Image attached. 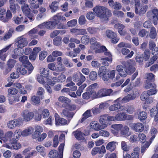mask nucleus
<instances>
[{"instance_id": "obj_63", "label": "nucleus", "mask_w": 158, "mask_h": 158, "mask_svg": "<svg viewBox=\"0 0 158 158\" xmlns=\"http://www.w3.org/2000/svg\"><path fill=\"white\" fill-rule=\"evenodd\" d=\"M158 90L156 88V86L155 88H153L152 89H151L148 90L147 92V94L148 96L153 95L155 94L157 92Z\"/></svg>"}, {"instance_id": "obj_27", "label": "nucleus", "mask_w": 158, "mask_h": 158, "mask_svg": "<svg viewBox=\"0 0 158 158\" xmlns=\"http://www.w3.org/2000/svg\"><path fill=\"white\" fill-rule=\"evenodd\" d=\"M20 17L15 16L13 18V21L14 23L17 24H20L21 23H26L27 22V19L25 18L24 19L23 17L21 16V15H19Z\"/></svg>"}, {"instance_id": "obj_31", "label": "nucleus", "mask_w": 158, "mask_h": 158, "mask_svg": "<svg viewBox=\"0 0 158 158\" xmlns=\"http://www.w3.org/2000/svg\"><path fill=\"white\" fill-rule=\"evenodd\" d=\"M90 127L96 131H100L102 129L100 125L96 121L91 122L90 124Z\"/></svg>"}, {"instance_id": "obj_15", "label": "nucleus", "mask_w": 158, "mask_h": 158, "mask_svg": "<svg viewBox=\"0 0 158 158\" xmlns=\"http://www.w3.org/2000/svg\"><path fill=\"white\" fill-rule=\"evenodd\" d=\"M11 44L6 45L4 48L0 50V59L4 61L7 56L5 52L8 51L12 46Z\"/></svg>"}, {"instance_id": "obj_32", "label": "nucleus", "mask_w": 158, "mask_h": 158, "mask_svg": "<svg viewBox=\"0 0 158 158\" xmlns=\"http://www.w3.org/2000/svg\"><path fill=\"white\" fill-rule=\"evenodd\" d=\"M92 116L91 110H86L82 115V117L79 120V122L83 123L88 118Z\"/></svg>"}, {"instance_id": "obj_56", "label": "nucleus", "mask_w": 158, "mask_h": 158, "mask_svg": "<svg viewBox=\"0 0 158 158\" xmlns=\"http://www.w3.org/2000/svg\"><path fill=\"white\" fill-rule=\"evenodd\" d=\"M138 136L139 141L140 143H143L146 141V137L144 134L142 133H139V134Z\"/></svg>"}, {"instance_id": "obj_6", "label": "nucleus", "mask_w": 158, "mask_h": 158, "mask_svg": "<svg viewBox=\"0 0 158 158\" xmlns=\"http://www.w3.org/2000/svg\"><path fill=\"white\" fill-rule=\"evenodd\" d=\"M23 121L28 122L32 120L34 117V114L32 112L26 110H23L21 114Z\"/></svg>"}, {"instance_id": "obj_5", "label": "nucleus", "mask_w": 158, "mask_h": 158, "mask_svg": "<svg viewBox=\"0 0 158 158\" xmlns=\"http://www.w3.org/2000/svg\"><path fill=\"white\" fill-rule=\"evenodd\" d=\"M135 13L139 15L144 14L148 8V6L147 5L141 6L139 2H135Z\"/></svg>"}, {"instance_id": "obj_4", "label": "nucleus", "mask_w": 158, "mask_h": 158, "mask_svg": "<svg viewBox=\"0 0 158 158\" xmlns=\"http://www.w3.org/2000/svg\"><path fill=\"white\" fill-rule=\"evenodd\" d=\"M113 121L112 116H108L106 114L101 115L100 117L99 122L102 129H104L110 125L109 121Z\"/></svg>"}, {"instance_id": "obj_46", "label": "nucleus", "mask_w": 158, "mask_h": 158, "mask_svg": "<svg viewBox=\"0 0 158 158\" xmlns=\"http://www.w3.org/2000/svg\"><path fill=\"white\" fill-rule=\"evenodd\" d=\"M107 73L106 68L102 66L100 68L99 71L98 72V75L100 77H102L106 73Z\"/></svg>"}, {"instance_id": "obj_13", "label": "nucleus", "mask_w": 158, "mask_h": 158, "mask_svg": "<svg viewBox=\"0 0 158 158\" xmlns=\"http://www.w3.org/2000/svg\"><path fill=\"white\" fill-rule=\"evenodd\" d=\"M123 125L122 124H115L111 125V127L113 129L111 130V132L114 135L117 136H119V131H120L123 128Z\"/></svg>"}, {"instance_id": "obj_54", "label": "nucleus", "mask_w": 158, "mask_h": 158, "mask_svg": "<svg viewBox=\"0 0 158 158\" xmlns=\"http://www.w3.org/2000/svg\"><path fill=\"white\" fill-rule=\"evenodd\" d=\"M89 78L92 81H95L97 78V74L96 72L92 71L89 73Z\"/></svg>"}, {"instance_id": "obj_62", "label": "nucleus", "mask_w": 158, "mask_h": 158, "mask_svg": "<svg viewBox=\"0 0 158 158\" xmlns=\"http://www.w3.org/2000/svg\"><path fill=\"white\" fill-rule=\"evenodd\" d=\"M40 73L41 76L45 77H47L49 74V71L44 68H42L40 69Z\"/></svg>"}, {"instance_id": "obj_48", "label": "nucleus", "mask_w": 158, "mask_h": 158, "mask_svg": "<svg viewBox=\"0 0 158 158\" xmlns=\"http://www.w3.org/2000/svg\"><path fill=\"white\" fill-rule=\"evenodd\" d=\"M18 92V90L14 87H10L8 90V96H9L10 95H14L16 94Z\"/></svg>"}, {"instance_id": "obj_38", "label": "nucleus", "mask_w": 158, "mask_h": 158, "mask_svg": "<svg viewBox=\"0 0 158 158\" xmlns=\"http://www.w3.org/2000/svg\"><path fill=\"white\" fill-rule=\"evenodd\" d=\"M21 9L23 13L26 15L30 14L31 9L28 5L27 4H24L21 6Z\"/></svg>"}, {"instance_id": "obj_17", "label": "nucleus", "mask_w": 158, "mask_h": 158, "mask_svg": "<svg viewBox=\"0 0 158 158\" xmlns=\"http://www.w3.org/2000/svg\"><path fill=\"white\" fill-rule=\"evenodd\" d=\"M124 106H123L120 103H116L112 105L109 107V110L111 111H114L119 110V111H123L124 109Z\"/></svg>"}, {"instance_id": "obj_58", "label": "nucleus", "mask_w": 158, "mask_h": 158, "mask_svg": "<svg viewBox=\"0 0 158 158\" xmlns=\"http://www.w3.org/2000/svg\"><path fill=\"white\" fill-rule=\"evenodd\" d=\"M156 35V29L154 27H152L150 29V36L152 39L155 38Z\"/></svg>"}, {"instance_id": "obj_40", "label": "nucleus", "mask_w": 158, "mask_h": 158, "mask_svg": "<svg viewBox=\"0 0 158 158\" xmlns=\"http://www.w3.org/2000/svg\"><path fill=\"white\" fill-rule=\"evenodd\" d=\"M10 8L13 13L15 14L17 11L19 9L20 7L18 4L15 3L10 5Z\"/></svg>"}, {"instance_id": "obj_42", "label": "nucleus", "mask_w": 158, "mask_h": 158, "mask_svg": "<svg viewBox=\"0 0 158 158\" xmlns=\"http://www.w3.org/2000/svg\"><path fill=\"white\" fill-rule=\"evenodd\" d=\"M38 31V30L36 28H34L30 31L28 33V35L31 37L33 38H36L37 37V36L35 35Z\"/></svg>"}, {"instance_id": "obj_19", "label": "nucleus", "mask_w": 158, "mask_h": 158, "mask_svg": "<svg viewBox=\"0 0 158 158\" xmlns=\"http://www.w3.org/2000/svg\"><path fill=\"white\" fill-rule=\"evenodd\" d=\"M31 149V148H28L24 149L22 152V154L25 156L24 158H30L36 153L35 151L30 152Z\"/></svg>"}, {"instance_id": "obj_22", "label": "nucleus", "mask_w": 158, "mask_h": 158, "mask_svg": "<svg viewBox=\"0 0 158 158\" xmlns=\"http://www.w3.org/2000/svg\"><path fill=\"white\" fill-rule=\"evenodd\" d=\"M136 96V94H128L121 99V103H126L130 100L134 99Z\"/></svg>"}, {"instance_id": "obj_16", "label": "nucleus", "mask_w": 158, "mask_h": 158, "mask_svg": "<svg viewBox=\"0 0 158 158\" xmlns=\"http://www.w3.org/2000/svg\"><path fill=\"white\" fill-rule=\"evenodd\" d=\"M20 125L19 120L14 119L8 121L7 123L8 128L10 129H13L16 127H19Z\"/></svg>"}, {"instance_id": "obj_8", "label": "nucleus", "mask_w": 158, "mask_h": 158, "mask_svg": "<svg viewBox=\"0 0 158 158\" xmlns=\"http://www.w3.org/2000/svg\"><path fill=\"white\" fill-rule=\"evenodd\" d=\"M121 64L131 72L133 73L135 71V68L133 67L135 61L132 60H129L127 61H123Z\"/></svg>"}, {"instance_id": "obj_57", "label": "nucleus", "mask_w": 158, "mask_h": 158, "mask_svg": "<svg viewBox=\"0 0 158 158\" xmlns=\"http://www.w3.org/2000/svg\"><path fill=\"white\" fill-rule=\"evenodd\" d=\"M59 101L61 102H64L69 103L70 102V100L64 96H60L58 98Z\"/></svg>"}, {"instance_id": "obj_37", "label": "nucleus", "mask_w": 158, "mask_h": 158, "mask_svg": "<svg viewBox=\"0 0 158 158\" xmlns=\"http://www.w3.org/2000/svg\"><path fill=\"white\" fill-rule=\"evenodd\" d=\"M101 62L102 64L105 66H108L109 64L108 62L111 63L112 60V57H105L100 59Z\"/></svg>"}, {"instance_id": "obj_28", "label": "nucleus", "mask_w": 158, "mask_h": 158, "mask_svg": "<svg viewBox=\"0 0 158 158\" xmlns=\"http://www.w3.org/2000/svg\"><path fill=\"white\" fill-rule=\"evenodd\" d=\"M52 20L54 21V22H59L60 21L62 22H64L66 21V18L60 15V13H57L56 15L53 16L52 18Z\"/></svg>"}, {"instance_id": "obj_18", "label": "nucleus", "mask_w": 158, "mask_h": 158, "mask_svg": "<svg viewBox=\"0 0 158 158\" xmlns=\"http://www.w3.org/2000/svg\"><path fill=\"white\" fill-rule=\"evenodd\" d=\"M126 113L125 112L118 113L114 116H112L113 121L125 120Z\"/></svg>"}, {"instance_id": "obj_55", "label": "nucleus", "mask_w": 158, "mask_h": 158, "mask_svg": "<svg viewBox=\"0 0 158 158\" xmlns=\"http://www.w3.org/2000/svg\"><path fill=\"white\" fill-rule=\"evenodd\" d=\"M93 92H94V91L85 92L82 95L83 98L85 99H88L90 98L91 96L93 98V95L92 94Z\"/></svg>"}, {"instance_id": "obj_10", "label": "nucleus", "mask_w": 158, "mask_h": 158, "mask_svg": "<svg viewBox=\"0 0 158 158\" xmlns=\"http://www.w3.org/2000/svg\"><path fill=\"white\" fill-rule=\"evenodd\" d=\"M48 67L52 70L57 72L62 71L64 69V66L60 63H59L57 66L54 63H50L48 64Z\"/></svg>"}, {"instance_id": "obj_23", "label": "nucleus", "mask_w": 158, "mask_h": 158, "mask_svg": "<svg viewBox=\"0 0 158 158\" xmlns=\"http://www.w3.org/2000/svg\"><path fill=\"white\" fill-rule=\"evenodd\" d=\"M118 143L116 142L113 141L108 143L106 146V149L110 152L114 151L116 148Z\"/></svg>"}, {"instance_id": "obj_44", "label": "nucleus", "mask_w": 158, "mask_h": 158, "mask_svg": "<svg viewBox=\"0 0 158 158\" xmlns=\"http://www.w3.org/2000/svg\"><path fill=\"white\" fill-rule=\"evenodd\" d=\"M139 149L138 148H135L134 149V151L131 154V158H139Z\"/></svg>"}, {"instance_id": "obj_25", "label": "nucleus", "mask_w": 158, "mask_h": 158, "mask_svg": "<svg viewBox=\"0 0 158 158\" xmlns=\"http://www.w3.org/2000/svg\"><path fill=\"white\" fill-rule=\"evenodd\" d=\"M49 157L50 158H62L63 156L61 154L58 153L56 150H53L49 152Z\"/></svg>"}, {"instance_id": "obj_14", "label": "nucleus", "mask_w": 158, "mask_h": 158, "mask_svg": "<svg viewBox=\"0 0 158 158\" xmlns=\"http://www.w3.org/2000/svg\"><path fill=\"white\" fill-rule=\"evenodd\" d=\"M126 68L121 65L116 66V69L119 75L122 77H125L127 75V72Z\"/></svg>"}, {"instance_id": "obj_41", "label": "nucleus", "mask_w": 158, "mask_h": 158, "mask_svg": "<svg viewBox=\"0 0 158 158\" xmlns=\"http://www.w3.org/2000/svg\"><path fill=\"white\" fill-rule=\"evenodd\" d=\"M138 115V118L140 120H144L147 118V114L144 111L140 112L138 113L137 114Z\"/></svg>"}, {"instance_id": "obj_60", "label": "nucleus", "mask_w": 158, "mask_h": 158, "mask_svg": "<svg viewBox=\"0 0 158 158\" xmlns=\"http://www.w3.org/2000/svg\"><path fill=\"white\" fill-rule=\"evenodd\" d=\"M31 100L33 104L35 105L39 104L40 102V100L39 98L35 95L31 97Z\"/></svg>"}, {"instance_id": "obj_52", "label": "nucleus", "mask_w": 158, "mask_h": 158, "mask_svg": "<svg viewBox=\"0 0 158 158\" xmlns=\"http://www.w3.org/2000/svg\"><path fill=\"white\" fill-rule=\"evenodd\" d=\"M12 144V146L11 148H13L15 150H18L21 148V145L20 143L15 142V139L13 141V143H11Z\"/></svg>"}, {"instance_id": "obj_51", "label": "nucleus", "mask_w": 158, "mask_h": 158, "mask_svg": "<svg viewBox=\"0 0 158 158\" xmlns=\"http://www.w3.org/2000/svg\"><path fill=\"white\" fill-rule=\"evenodd\" d=\"M150 114L151 117L156 116L158 114V110L156 107H153L150 110Z\"/></svg>"}, {"instance_id": "obj_45", "label": "nucleus", "mask_w": 158, "mask_h": 158, "mask_svg": "<svg viewBox=\"0 0 158 158\" xmlns=\"http://www.w3.org/2000/svg\"><path fill=\"white\" fill-rule=\"evenodd\" d=\"M23 65L25 68L28 70V74H30L34 69V67L31 63L30 62H28Z\"/></svg>"}, {"instance_id": "obj_39", "label": "nucleus", "mask_w": 158, "mask_h": 158, "mask_svg": "<svg viewBox=\"0 0 158 158\" xmlns=\"http://www.w3.org/2000/svg\"><path fill=\"white\" fill-rule=\"evenodd\" d=\"M73 134L75 138L78 140H80L84 138V134L79 130H77L73 132Z\"/></svg>"}, {"instance_id": "obj_12", "label": "nucleus", "mask_w": 158, "mask_h": 158, "mask_svg": "<svg viewBox=\"0 0 158 158\" xmlns=\"http://www.w3.org/2000/svg\"><path fill=\"white\" fill-rule=\"evenodd\" d=\"M28 1L31 9H38L42 4L43 0H28Z\"/></svg>"}, {"instance_id": "obj_53", "label": "nucleus", "mask_w": 158, "mask_h": 158, "mask_svg": "<svg viewBox=\"0 0 158 158\" xmlns=\"http://www.w3.org/2000/svg\"><path fill=\"white\" fill-rule=\"evenodd\" d=\"M22 131L20 129H18L16 130L14 133L15 138H16L15 140L17 139V140L22 135Z\"/></svg>"}, {"instance_id": "obj_34", "label": "nucleus", "mask_w": 158, "mask_h": 158, "mask_svg": "<svg viewBox=\"0 0 158 158\" xmlns=\"http://www.w3.org/2000/svg\"><path fill=\"white\" fill-rule=\"evenodd\" d=\"M59 3L56 1L52 2L50 5L49 8L52 13L55 12L58 9Z\"/></svg>"}, {"instance_id": "obj_2", "label": "nucleus", "mask_w": 158, "mask_h": 158, "mask_svg": "<svg viewBox=\"0 0 158 158\" xmlns=\"http://www.w3.org/2000/svg\"><path fill=\"white\" fill-rule=\"evenodd\" d=\"M112 92L111 89H101L96 92L94 91L92 93L93 98H101L104 97L110 96Z\"/></svg>"}, {"instance_id": "obj_49", "label": "nucleus", "mask_w": 158, "mask_h": 158, "mask_svg": "<svg viewBox=\"0 0 158 158\" xmlns=\"http://www.w3.org/2000/svg\"><path fill=\"white\" fill-rule=\"evenodd\" d=\"M85 7L88 9L92 8L94 6V0H84Z\"/></svg>"}, {"instance_id": "obj_9", "label": "nucleus", "mask_w": 158, "mask_h": 158, "mask_svg": "<svg viewBox=\"0 0 158 158\" xmlns=\"http://www.w3.org/2000/svg\"><path fill=\"white\" fill-rule=\"evenodd\" d=\"M12 131H8L5 133L4 135L2 137V139L3 141V143H6L9 142L10 143H13L15 138H12L13 135Z\"/></svg>"}, {"instance_id": "obj_50", "label": "nucleus", "mask_w": 158, "mask_h": 158, "mask_svg": "<svg viewBox=\"0 0 158 158\" xmlns=\"http://www.w3.org/2000/svg\"><path fill=\"white\" fill-rule=\"evenodd\" d=\"M62 38L59 36H57L53 40V44L56 46H58L61 44Z\"/></svg>"}, {"instance_id": "obj_1", "label": "nucleus", "mask_w": 158, "mask_h": 158, "mask_svg": "<svg viewBox=\"0 0 158 158\" xmlns=\"http://www.w3.org/2000/svg\"><path fill=\"white\" fill-rule=\"evenodd\" d=\"M93 10L96 16L103 21H108L112 15L110 10L102 6H97L93 8Z\"/></svg>"}, {"instance_id": "obj_61", "label": "nucleus", "mask_w": 158, "mask_h": 158, "mask_svg": "<svg viewBox=\"0 0 158 158\" xmlns=\"http://www.w3.org/2000/svg\"><path fill=\"white\" fill-rule=\"evenodd\" d=\"M106 34L107 37L109 38L114 37L116 36V34L110 30H106Z\"/></svg>"}, {"instance_id": "obj_7", "label": "nucleus", "mask_w": 158, "mask_h": 158, "mask_svg": "<svg viewBox=\"0 0 158 158\" xmlns=\"http://www.w3.org/2000/svg\"><path fill=\"white\" fill-rule=\"evenodd\" d=\"M28 44L27 39L22 36L16 39L15 44L18 48H22L27 45Z\"/></svg>"}, {"instance_id": "obj_3", "label": "nucleus", "mask_w": 158, "mask_h": 158, "mask_svg": "<svg viewBox=\"0 0 158 158\" xmlns=\"http://www.w3.org/2000/svg\"><path fill=\"white\" fill-rule=\"evenodd\" d=\"M12 17V15L10 10H8L6 11L3 8L0 9V20L6 23Z\"/></svg>"}, {"instance_id": "obj_35", "label": "nucleus", "mask_w": 158, "mask_h": 158, "mask_svg": "<svg viewBox=\"0 0 158 158\" xmlns=\"http://www.w3.org/2000/svg\"><path fill=\"white\" fill-rule=\"evenodd\" d=\"M90 44L91 45V48L94 49L99 48L100 47L99 43L97 42L96 38L94 37L90 39Z\"/></svg>"}, {"instance_id": "obj_21", "label": "nucleus", "mask_w": 158, "mask_h": 158, "mask_svg": "<svg viewBox=\"0 0 158 158\" xmlns=\"http://www.w3.org/2000/svg\"><path fill=\"white\" fill-rule=\"evenodd\" d=\"M120 133L122 136L127 137L131 134V132L129 131V128L127 126H124L123 127V128L121 130Z\"/></svg>"}, {"instance_id": "obj_36", "label": "nucleus", "mask_w": 158, "mask_h": 158, "mask_svg": "<svg viewBox=\"0 0 158 158\" xmlns=\"http://www.w3.org/2000/svg\"><path fill=\"white\" fill-rule=\"evenodd\" d=\"M45 24L46 28L52 29L55 28L57 23L53 21H49L45 22Z\"/></svg>"}, {"instance_id": "obj_26", "label": "nucleus", "mask_w": 158, "mask_h": 158, "mask_svg": "<svg viewBox=\"0 0 158 158\" xmlns=\"http://www.w3.org/2000/svg\"><path fill=\"white\" fill-rule=\"evenodd\" d=\"M23 50L22 48H18L14 50V54L12 55V57L14 58H16L19 56H22L23 54Z\"/></svg>"}, {"instance_id": "obj_47", "label": "nucleus", "mask_w": 158, "mask_h": 158, "mask_svg": "<svg viewBox=\"0 0 158 158\" xmlns=\"http://www.w3.org/2000/svg\"><path fill=\"white\" fill-rule=\"evenodd\" d=\"M77 24V20L73 19L68 21L66 23V25L68 27H73L75 26Z\"/></svg>"}, {"instance_id": "obj_11", "label": "nucleus", "mask_w": 158, "mask_h": 158, "mask_svg": "<svg viewBox=\"0 0 158 158\" xmlns=\"http://www.w3.org/2000/svg\"><path fill=\"white\" fill-rule=\"evenodd\" d=\"M131 127L134 131L137 132H142L144 129L143 124L139 122L132 123Z\"/></svg>"}, {"instance_id": "obj_64", "label": "nucleus", "mask_w": 158, "mask_h": 158, "mask_svg": "<svg viewBox=\"0 0 158 158\" xmlns=\"http://www.w3.org/2000/svg\"><path fill=\"white\" fill-rule=\"evenodd\" d=\"M48 55L47 51H41L40 53L39 56V60H43Z\"/></svg>"}, {"instance_id": "obj_29", "label": "nucleus", "mask_w": 158, "mask_h": 158, "mask_svg": "<svg viewBox=\"0 0 158 158\" xmlns=\"http://www.w3.org/2000/svg\"><path fill=\"white\" fill-rule=\"evenodd\" d=\"M15 63V60L12 59H10L8 61L7 64L8 68L5 71L4 73L5 74H7L11 71V69L14 67Z\"/></svg>"}, {"instance_id": "obj_30", "label": "nucleus", "mask_w": 158, "mask_h": 158, "mask_svg": "<svg viewBox=\"0 0 158 158\" xmlns=\"http://www.w3.org/2000/svg\"><path fill=\"white\" fill-rule=\"evenodd\" d=\"M149 48L152 51V53L154 55L156 52H157L158 48L156 47L155 43L152 40H151L148 43Z\"/></svg>"}, {"instance_id": "obj_24", "label": "nucleus", "mask_w": 158, "mask_h": 158, "mask_svg": "<svg viewBox=\"0 0 158 158\" xmlns=\"http://www.w3.org/2000/svg\"><path fill=\"white\" fill-rule=\"evenodd\" d=\"M33 131L34 128L32 127H27L22 131V136L25 137L29 136L31 135Z\"/></svg>"}, {"instance_id": "obj_59", "label": "nucleus", "mask_w": 158, "mask_h": 158, "mask_svg": "<svg viewBox=\"0 0 158 158\" xmlns=\"http://www.w3.org/2000/svg\"><path fill=\"white\" fill-rule=\"evenodd\" d=\"M99 48H96L95 49L96 50L95 52L96 53H99L102 52L107 51V49L106 47L104 46H101V45L99 44Z\"/></svg>"}, {"instance_id": "obj_43", "label": "nucleus", "mask_w": 158, "mask_h": 158, "mask_svg": "<svg viewBox=\"0 0 158 158\" xmlns=\"http://www.w3.org/2000/svg\"><path fill=\"white\" fill-rule=\"evenodd\" d=\"M124 109L123 111H126L129 114H132L134 112V108L133 106L131 105H127L126 106H124Z\"/></svg>"}, {"instance_id": "obj_20", "label": "nucleus", "mask_w": 158, "mask_h": 158, "mask_svg": "<svg viewBox=\"0 0 158 158\" xmlns=\"http://www.w3.org/2000/svg\"><path fill=\"white\" fill-rule=\"evenodd\" d=\"M108 3L110 6L115 10H120L122 7L120 3L117 2H114L113 0H109L108 2Z\"/></svg>"}, {"instance_id": "obj_33", "label": "nucleus", "mask_w": 158, "mask_h": 158, "mask_svg": "<svg viewBox=\"0 0 158 158\" xmlns=\"http://www.w3.org/2000/svg\"><path fill=\"white\" fill-rule=\"evenodd\" d=\"M60 114L62 116L70 118H72L74 114L73 112H69L67 110L65 109L62 110V111L60 112Z\"/></svg>"}]
</instances>
